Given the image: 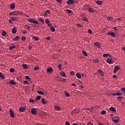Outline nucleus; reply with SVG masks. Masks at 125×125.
I'll return each instance as SVG.
<instances>
[{
	"instance_id": "1",
	"label": "nucleus",
	"mask_w": 125,
	"mask_h": 125,
	"mask_svg": "<svg viewBox=\"0 0 125 125\" xmlns=\"http://www.w3.org/2000/svg\"><path fill=\"white\" fill-rule=\"evenodd\" d=\"M38 108H32V114L33 115H36L38 114Z\"/></svg>"
},
{
	"instance_id": "2",
	"label": "nucleus",
	"mask_w": 125,
	"mask_h": 125,
	"mask_svg": "<svg viewBox=\"0 0 125 125\" xmlns=\"http://www.w3.org/2000/svg\"><path fill=\"white\" fill-rule=\"evenodd\" d=\"M66 2L68 4H75L74 3H76V1H74V0H68Z\"/></svg>"
},
{
	"instance_id": "3",
	"label": "nucleus",
	"mask_w": 125,
	"mask_h": 125,
	"mask_svg": "<svg viewBox=\"0 0 125 125\" xmlns=\"http://www.w3.org/2000/svg\"><path fill=\"white\" fill-rule=\"evenodd\" d=\"M10 113V117L11 118H14V113L13 112V110L12 109H9Z\"/></svg>"
},
{
	"instance_id": "4",
	"label": "nucleus",
	"mask_w": 125,
	"mask_h": 125,
	"mask_svg": "<svg viewBox=\"0 0 125 125\" xmlns=\"http://www.w3.org/2000/svg\"><path fill=\"white\" fill-rule=\"evenodd\" d=\"M88 12H91V13H94V12H95V11L93 8L90 7L88 8Z\"/></svg>"
},
{
	"instance_id": "5",
	"label": "nucleus",
	"mask_w": 125,
	"mask_h": 125,
	"mask_svg": "<svg viewBox=\"0 0 125 125\" xmlns=\"http://www.w3.org/2000/svg\"><path fill=\"white\" fill-rule=\"evenodd\" d=\"M53 71V68L51 67L50 68H47V72L49 73L50 74H51L52 73Z\"/></svg>"
},
{
	"instance_id": "6",
	"label": "nucleus",
	"mask_w": 125,
	"mask_h": 125,
	"mask_svg": "<svg viewBox=\"0 0 125 125\" xmlns=\"http://www.w3.org/2000/svg\"><path fill=\"white\" fill-rule=\"evenodd\" d=\"M120 69L119 67L118 66H116L114 70L113 71L114 73H116L118 72V71Z\"/></svg>"
},
{
	"instance_id": "7",
	"label": "nucleus",
	"mask_w": 125,
	"mask_h": 125,
	"mask_svg": "<svg viewBox=\"0 0 125 125\" xmlns=\"http://www.w3.org/2000/svg\"><path fill=\"white\" fill-rule=\"evenodd\" d=\"M106 62L108 63V64H112V63L113 62V60L110 59H107L106 60Z\"/></svg>"
},
{
	"instance_id": "8",
	"label": "nucleus",
	"mask_w": 125,
	"mask_h": 125,
	"mask_svg": "<svg viewBox=\"0 0 125 125\" xmlns=\"http://www.w3.org/2000/svg\"><path fill=\"white\" fill-rule=\"evenodd\" d=\"M109 110H111L113 112H116V110L115 109V108L114 107H109Z\"/></svg>"
},
{
	"instance_id": "9",
	"label": "nucleus",
	"mask_w": 125,
	"mask_h": 125,
	"mask_svg": "<svg viewBox=\"0 0 125 125\" xmlns=\"http://www.w3.org/2000/svg\"><path fill=\"white\" fill-rule=\"evenodd\" d=\"M25 109L26 108H25V107H22L19 109V111H20V112H24V111H25Z\"/></svg>"
},
{
	"instance_id": "10",
	"label": "nucleus",
	"mask_w": 125,
	"mask_h": 125,
	"mask_svg": "<svg viewBox=\"0 0 125 125\" xmlns=\"http://www.w3.org/2000/svg\"><path fill=\"white\" fill-rule=\"evenodd\" d=\"M17 32V29L15 28H13L12 30V33L13 34H16Z\"/></svg>"
},
{
	"instance_id": "11",
	"label": "nucleus",
	"mask_w": 125,
	"mask_h": 125,
	"mask_svg": "<svg viewBox=\"0 0 125 125\" xmlns=\"http://www.w3.org/2000/svg\"><path fill=\"white\" fill-rule=\"evenodd\" d=\"M112 95H113V96H115V95H117V96H119L120 95H122L123 94H122V93H115L112 94Z\"/></svg>"
},
{
	"instance_id": "12",
	"label": "nucleus",
	"mask_w": 125,
	"mask_h": 125,
	"mask_svg": "<svg viewBox=\"0 0 125 125\" xmlns=\"http://www.w3.org/2000/svg\"><path fill=\"white\" fill-rule=\"evenodd\" d=\"M42 103L43 104H47V102L45 100L44 98H42Z\"/></svg>"
},
{
	"instance_id": "13",
	"label": "nucleus",
	"mask_w": 125,
	"mask_h": 125,
	"mask_svg": "<svg viewBox=\"0 0 125 125\" xmlns=\"http://www.w3.org/2000/svg\"><path fill=\"white\" fill-rule=\"evenodd\" d=\"M96 3L99 4V5H102V4L103 3V2L101 0H97Z\"/></svg>"
},
{
	"instance_id": "14",
	"label": "nucleus",
	"mask_w": 125,
	"mask_h": 125,
	"mask_svg": "<svg viewBox=\"0 0 125 125\" xmlns=\"http://www.w3.org/2000/svg\"><path fill=\"white\" fill-rule=\"evenodd\" d=\"M41 96H37L36 98V99H35V102H37V101H40V99H41Z\"/></svg>"
},
{
	"instance_id": "15",
	"label": "nucleus",
	"mask_w": 125,
	"mask_h": 125,
	"mask_svg": "<svg viewBox=\"0 0 125 125\" xmlns=\"http://www.w3.org/2000/svg\"><path fill=\"white\" fill-rule=\"evenodd\" d=\"M98 73H99V74H100L102 76H104V72L101 70H98Z\"/></svg>"
},
{
	"instance_id": "16",
	"label": "nucleus",
	"mask_w": 125,
	"mask_h": 125,
	"mask_svg": "<svg viewBox=\"0 0 125 125\" xmlns=\"http://www.w3.org/2000/svg\"><path fill=\"white\" fill-rule=\"evenodd\" d=\"M0 78H1V79H2V80H4V79H5V77H4L3 74L1 73V72H0Z\"/></svg>"
},
{
	"instance_id": "17",
	"label": "nucleus",
	"mask_w": 125,
	"mask_h": 125,
	"mask_svg": "<svg viewBox=\"0 0 125 125\" xmlns=\"http://www.w3.org/2000/svg\"><path fill=\"white\" fill-rule=\"evenodd\" d=\"M10 83H11V84H12L13 85H15V84H16V82H14L13 80H11Z\"/></svg>"
},
{
	"instance_id": "18",
	"label": "nucleus",
	"mask_w": 125,
	"mask_h": 125,
	"mask_svg": "<svg viewBox=\"0 0 125 125\" xmlns=\"http://www.w3.org/2000/svg\"><path fill=\"white\" fill-rule=\"evenodd\" d=\"M60 74L62 77H66V74L64 72L62 71L60 72Z\"/></svg>"
},
{
	"instance_id": "19",
	"label": "nucleus",
	"mask_w": 125,
	"mask_h": 125,
	"mask_svg": "<svg viewBox=\"0 0 125 125\" xmlns=\"http://www.w3.org/2000/svg\"><path fill=\"white\" fill-rule=\"evenodd\" d=\"M94 45L96 46H98V47L100 48V43L99 42L94 43Z\"/></svg>"
},
{
	"instance_id": "20",
	"label": "nucleus",
	"mask_w": 125,
	"mask_h": 125,
	"mask_svg": "<svg viewBox=\"0 0 125 125\" xmlns=\"http://www.w3.org/2000/svg\"><path fill=\"white\" fill-rule=\"evenodd\" d=\"M32 38H33V39H34V41H38L39 40V38H38V37H36L35 36H33L32 37Z\"/></svg>"
},
{
	"instance_id": "21",
	"label": "nucleus",
	"mask_w": 125,
	"mask_h": 125,
	"mask_svg": "<svg viewBox=\"0 0 125 125\" xmlns=\"http://www.w3.org/2000/svg\"><path fill=\"white\" fill-rule=\"evenodd\" d=\"M19 36H16L15 38H14L13 39V41H14L15 42H16V41H18L19 40Z\"/></svg>"
},
{
	"instance_id": "22",
	"label": "nucleus",
	"mask_w": 125,
	"mask_h": 125,
	"mask_svg": "<svg viewBox=\"0 0 125 125\" xmlns=\"http://www.w3.org/2000/svg\"><path fill=\"white\" fill-rule=\"evenodd\" d=\"M54 108H55V109L57 110H60L61 109L60 107L58 106H57V105H55L54 106Z\"/></svg>"
},
{
	"instance_id": "23",
	"label": "nucleus",
	"mask_w": 125,
	"mask_h": 125,
	"mask_svg": "<svg viewBox=\"0 0 125 125\" xmlns=\"http://www.w3.org/2000/svg\"><path fill=\"white\" fill-rule=\"evenodd\" d=\"M38 22H38V21H35V20H32V23H35V24H36V25H38Z\"/></svg>"
},
{
	"instance_id": "24",
	"label": "nucleus",
	"mask_w": 125,
	"mask_h": 125,
	"mask_svg": "<svg viewBox=\"0 0 125 125\" xmlns=\"http://www.w3.org/2000/svg\"><path fill=\"white\" fill-rule=\"evenodd\" d=\"M76 75L78 79H81L82 77L80 73H77Z\"/></svg>"
},
{
	"instance_id": "25",
	"label": "nucleus",
	"mask_w": 125,
	"mask_h": 125,
	"mask_svg": "<svg viewBox=\"0 0 125 125\" xmlns=\"http://www.w3.org/2000/svg\"><path fill=\"white\" fill-rule=\"evenodd\" d=\"M83 21H85V22H88V20H87L86 17H83Z\"/></svg>"
},
{
	"instance_id": "26",
	"label": "nucleus",
	"mask_w": 125,
	"mask_h": 125,
	"mask_svg": "<svg viewBox=\"0 0 125 125\" xmlns=\"http://www.w3.org/2000/svg\"><path fill=\"white\" fill-rule=\"evenodd\" d=\"M77 109H74V110H73V111H72V113H76V114H78V113H79V111H77Z\"/></svg>"
},
{
	"instance_id": "27",
	"label": "nucleus",
	"mask_w": 125,
	"mask_h": 125,
	"mask_svg": "<svg viewBox=\"0 0 125 125\" xmlns=\"http://www.w3.org/2000/svg\"><path fill=\"white\" fill-rule=\"evenodd\" d=\"M11 20H12V21H16V20H17V18H16V17H11Z\"/></svg>"
},
{
	"instance_id": "28",
	"label": "nucleus",
	"mask_w": 125,
	"mask_h": 125,
	"mask_svg": "<svg viewBox=\"0 0 125 125\" xmlns=\"http://www.w3.org/2000/svg\"><path fill=\"white\" fill-rule=\"evenodd\" d=\"M110 35L112 37H115V33L114 32H111V33L110 34Z\"/></svg>"
},
{
	"instance_id": "29",
	"label": "nucleus",
	"mask_w": 125,
	"mask_h": 125,
	"mask_svg": "<svg viewBox=\"0 0 125 125\" xmlns=\"http://www.w3.org/2000/svg\"><path fill=\"white\" fill-rule=\"evenodd\" d=\"M22 66L23 69H27V68H28V66H27V64H22Z\"/></svg>"
},
{
	"instance_id": "30",
	"label": "nucleus",
	"mask_w": 125,
	"mask_h": 125,
	"mask_svg": "<svg viewBox=\"0 0 125 125\" xmlns=\"http://www.w3.org/2000/svg\"><path fill=\"white\" fill-rule=\"evenodd\" d=\"M83 54L84 55L85 57L87 56V53L85 51H83Z\"/></svg>"
},
{
	"instance_id": "31",
	"label": "nucleus",
	"mask_w": 125,
	"mask_h": 125,
	"mask_svg": "<svg viewBox=\"0 0 125 125\" xmlns=\"http://www.w3.org/2000/svg\"><path fill=\"white\" fill-rule=\"evenodd\" d=\"M64 94L66 95V96L69 97H70V94H68V93L67 92V91H64Z\"/></svg>"
},
{
	"instance_id": "32",
	"label": "nucleus",
	"mask_w": 125,
	"mask_h": 125,
	"mask_svg": "<svg viewBox=\"0 0 125 125\" xmlns=\"http://www.w3.org/2000/svg\"><path fill=\"white\" fill-rule=\"evenodd\" d=\"M38 93L39 94L42 95H44V93H43L42 91H38Z\"/></svg>"
},
{
	"instance_id": "33",
	"label": "nucleus",
	"mask_w": 125,
	"mask_h": 125,
	"mask_svg": "<svg viewBox=\"0 0 125 125\" xmlns=\"http://www.w3.org/2000/svg\"><path fill=\"white\" fill-rule=\"evenodd\" d=\"M107 19L108 20H109V21H112V20H113V17H108L107 18Z\"/></svg>"
},
{
	"instance_id": "34",
	"label": "nucleus",
	"mask_w": 125,
	"mask_h": 125,
	"mask_svg": "<svg viewBox=\"0 0 125 125\" xmlns=\"http://www.w3.org/2000/svg\"><path fill=\"white\" fill-rule=\"evenodd\" d=\"M10 7L13 9H14V8H15V5L14 4H12L10 5Z\"/></svg>"
},
{
	"instance_id": "35",
	"label": "nucleus",
	"mask_w": 125,
	"mask_h": 125,
	"mask_svg": "<svg viewBox=\"0 0 125 125\" xmlns=\"http://www.w3.org/2000/svg\"><path fill=\"white\" fill-rule=\"evenodd\" d=\"M15 47H16V46H10V47H9V49L10 50H11V49H13V48H15Z\"/></svg>"
},
{
	"instance_id": "36",
	"label": "nucleus",
	"mask_w": 125,
	"mask_h": 125,
	"mask_svg": "<svg viewBox=\"0 0 125 125\" xmlns=\"http://www.w3.org/2000/svg\"><path fill=\"white\" fill-rule=\"evenodd\" d=\"M25 29H26V30H27L28 31H30V26H29V25H26L25 26Z\"/></svg>"
},
{
	"instance_id": "37",
	"label": "nucleus",
	"mask_w": 125,
	"mask_h": 125,
	"mask_svg": "<svg viewBox=\"0 0 125 125\" xmlns=\"http://www.w3.org/2000/svg\"><path fill=\"white\" fill-rule=\"evenodd\" d=\"M50 29H51V31L52 32H55V28L53 26L51 27V28Z\"/></svg>"
},
{
	"instance_id": "38",
	"label": "nucleus",
	"mask_w": 125,
	"mask_h": 125,
	"mask_svg": "<svg viewBox=\"0 0 125 125\" xmlns=\"http://www.w3.org/2000/svg\"><path fill=\"white\" fill-rule=\"evenodd\" d=\"M106 112L104 110H103L101 112V114L102 115H105V114H106Z\"/></svg>"
},
{
	"instance_id": "39",
	"label": "nucleus",
	"mask_w": 125,
	"mask_h": 125,
	"mask_svg": "<svg viewBox=\"0 0 125 125\" xmlns=\"http://www.w3.org/2000/svg\"><path fill=\"white\" fill-rule=\"evenodd\" d=\"M117 99H118V101H121V99H123V97L122 96H118Z\"/></svg>"
},
{
	"instance_id": "40",
	"label": "nucleus",
	"mask_w": 125,
	"mask_h": 125,
	"mask_svg": "<svg viewBox=\"0 0 125 125\" xmlns=\"http://www.w3.org/2000/svg\"><path fill=\"white\" fill-rule=\"evenodd\" d=\"M39 21H40L41 22H42L43 23H44V20H43V19H39Z\"/></svg>"
},
{
	"instance_id": "41",
	"label": "nucleus",
	"mask_w": 125,
	"mask_h": 125,
	"mask_svg": "<svg viewBox=\"0 0 125 125\" xmlns=\"http://www.w3.org/2000/svg\"><path fill=\"white\" fill-rule=\"evenodd\" d=\"M66 11L68 13H69V14L71 13V12H72L71 10H70V9H66Z\"/></svg>"
},
{
	"instance_id": "42",
	"label": "nucleus",
	"mask_w": 125,
	"mask_h": 125,
	"mask_svg": "<svg viewBox=\"0 0 125 125\" xmlns=\"http://www.w3.org/2000/svg\"><path fill=\"white\" fill-rule=\"evenodd\" d=\"M62 64H59V65H58V68L60 70H62V68H61V67H62Z\"/></svg>"
},
{
	"instance_id": "43",
	"label": "nucleus",
	"mask_w": 125,
	"mask_h": 125,
	"mask_svg": "<svg viewBox=\"0 0 125 125\" xmlns=\"http://www.w3.org/2000/svg\"><path fill=\"white\" fill-rule=\"evenodd\" d=\"M2 36H6V32L5 31H3L2 33Z\"/></svg>"
},
{
	"instance_id": "44",
	"label": "nucleus",
	"mask_w": 125,
	"mask_h": 125,
	"mask_svg": "<svg viewBox=\"0 0 125 125\" xmlns=\"http://www.w3.org/2000/svg\"><path fill=\"white\" fill-rule=\"evenodd\" d=\"M62 79H63V80H62L61 82H64V83H65L66 82V79H63V78H61Z\"/></svg>"
},
{
	"instance_id": "45",
	"label": "nucleus",
	"mask_w": 125,
	"mask_h": 125,
	"mask_svg": "<svg viewBox=\"0 0 125 125\" xmlns=\"http://www.w3.org/2000/svg\"><path fill=\"white\" fill-rule=\"evenodd\" d=\"M113 122H114L115 124H117V123L119 122L118 120H112Z\"/></svg>"
},
{
	"instance_id": "46",
	"label": "nucleus",
	"mask_w": 125,
	"mask_h": 125,
	"mask_svg": "<svg viewBox=\"0 0 125 125\" xmlns=\"http://www.w3.org/2000/svg\"><path fill=\"white\" fill-rule=\"evenodd\" d=\"M103 57H106V58H107V57H108V54H103Z\"/></svg>"
},
{
	"instance_id": "47",
	"label": "nucleus",
	"mask_w": 125,
	"mask_h": 125,
	"mask_svg": "<svg viewBox=\"0 0 125 125\" xmlns=\"http://www.w3.org/2000/svg\"><path fill=\"white\" fill-rule=\"evenodd\" d=\"M14 71H15V70H14V69H13V68H11V69H10V72H11V73H13V72H14Z\"/></svg>"
},
{
	"instance_id": "48",
	"label": "nucleus",
	"mask_w": 125,
	"mask_h": 125,
	"mask_svg": "<svg viewBox=\"0 0 125 125\" xmlns=\"http://www.w3.org/2000/svg\"><path fill=\"white\" fill-rule=\"evenodd\" d=\"M23 82L26 84H29V83H30L27 81H24Z\"/></svg>"
},
{
	"instance_id": "49",
	"label": "nucleus",
	"mask_w": 125,
	"mask_h": 125,
	"mask_svg": "<svg viewBox=\"0 0 125 125\" xmlns=\"http://www.w3.org/2000/svg\"><path fill=\"white\" fill-rule=\"evenodd\" d=\"M121 90L122 91H123L124 94H125V88H122Z\"/></svg>"
},
{
	"instance_id": "50",
	"label": "nucleus",
	"mask_w": 125,
	"mask_h": 125,
	"mask_svg": "<svg viewBox=\"0 0 125 125\" xmlns=\"http://www.w3.org/2000/svg\"><path fill=\"white\" fill-rule=\"evenodd\" d=\"M45 22L46 24H49L50 23V21L48 20H46Z\"/></svg>"
},
{
	"instance_id": "51",
	"label": "nucleus",
	"mask_w": 125,
	"mask_h": 125,
	"mask_svg": "<svg viewBox=\"0 0 125 125\" xmlns=\"http://www.w3.org/2000/svg\"><path fill=\"white\" fill-rule=\"evenodd\" d=\"M77 26L80 27H82L83 26L82 24H81L80 23H78L77 24Z\"/></svg>"
},
{
	"instance_id": "52",
	"label": "nucleus",
	"mask_w": 125,
	"mask_h": 125,
	"mask_svg": "<svg viewBox=\"0 0 125 125\" xmlns=\"http://www.w3.org/2000/svg\"><path fill=\"white\" fill-rule=\"evenodd\" d=\"M93 62L95 63L99 62V61L97 59L93 60Z\"/></svg>"
},
{
	"instance_id": "53",
	"label": "nucleus",
	"mask_w": 125,
	"mask_h": 125,
	"mask_svg": "<svg viewBox=\"0 0 125 125\" xmlns=\"http://www.w3.org/2000/svg\"><path fill=\"white\" fill-rule=\"evenodd\" d=\"M21 40H22V41H25L26 38H25V37H24V36H22V37H21Z\"/></svg>"
},
{
	"instance_id": "54",
	"label": "nucleus",
	"mask_w": 125,
	"mask_h": 125,
	"mask_svg": "<svg viewBox=\"0 0 125 125\" xmlns=\"http://www.w3.org/2000/svg\"><path fill=\"white\" fill-rule=\"evenodd\" d=\"M65 125H70V124L69 123V122L66 121L65 122Z\"/></svg>"
},
{
	"instance_id": "55",
	"label": "nucleus",
	"mask_w": 125,
	"mask_h": 125,
	"mask_svg": "<svg viewBox=\"0 0 125 125\" xmlns=\"http://www.w3.org/2000/svg\"><path fill=\"white\" fill-rule=\"evenodd\" d=\"M22 34H26L27 33V31L26 30H23V31L21 32Z\"/></svg>"
},
{
	"instance_id": "56",
	"label": "nucleus",
	"mask_w": 125,
	"mask_h": 125,
	"mask_svg": "<svg viewBox=\"0 0 125 125\" xmlns=\"http://www.w3.org/2000/svg\"><path fill=\"white\" fill-rule=\"evenodd\" d=\"M34 70L37 71V70H39V68L38 67H35L34 68Z\"/></svg>"
},
{
	"instance_id": "57",
	"label": "nucleus",
	"mask_w": 125,
	"mask_h": 125,
	"mask_svg": "<svg viewBox=\"0 0 125 125\" xmlns=\"http://www.w3.org/2000/svg\"><path fill=\"white\" fill-rule=\"evenodd\" d=\"M25 79L26 80H30V77H29L28 76H26Z\"/></svg>"
},
{
	"instance_id": "58",
	"label": "nucleus",
	"mask_w": 125,
	"mask_h": 125,
	"mask_svg": "<svg viewBox=\"0 0 125 125\" xmlns=\"http://www.w3.org/2000/svg\"><path fill=\"white\" fill-rule=\"evenodd\" d=\"M88 33L89 34H92L93 32L91 31V29H88Z\"/></svg>"
},
{
	"instance_id": "59",
	"label": "nucleus",
	"mask_w": 125,
	"mask_h": 125,
	"mask_svg": "<svg viewBox=\"0 0 125 125\" xmlns=\"http://www.w3.org/2000/svg\"><path fill=\"white\" fill-rule=\"evenodd\" d=\"M46 39L47 41H49V40L51 39V37H46Z\"/></svg>"
},
{
	"instance_id": "60",
	"label": "nucleus",
	"mask_w": 125,
	"mask_h": 125,
	"mask_svg": "<svg viewBox=\"0 0 125 125\" xmlns=\"http://www.w3.org/2000/svg\"><path fill=\"white\" fill-rule=\"evenodd\" d=\"M74 74H75V73H74V71H71L70 72V75H74Z\"/></svg>"
},
{
	"instance_id": "61",
	"label": "nucleus",
	"mask_w": 125,
	"mask_h": 125,
	"mask_svg": "<svg viewBox=\"0 0 125 125\" xmlns=\"http://www.w3.org/2000/svg\"><path fill=\"white\" fill-rule=\"evenodd\" d=\"M47 25L50 27V28L52 27V26H53L51 24L49 23L47 24Z\"/></svg>"
},
{
	"instance_id": "62",
	"label": "nucleus",
	"mask_w": 125,
	"mask_h": 125,
	"mask_svg": "<svg viewBox=\"0 0 125 125\" xmlns=\"http://www.w3.org/2000/svg\"><path fill=\"white\" fill-rule=\"evenodd\" d=\"M87 125H93V124L91 122H88L87 123Z\"/></svg>"
},
{
	"instance_id": "63",
	"label": "nucleus",
	"mask_w": 125,
	"mask_h": 125,
	"mask_svg": "<svg viewBox=\"0 0 125 125\" xmlns=\"http://www.w3.org/2000/svg\"><path fill=\"white\" fill-rule=\"evenodd\" d=\"M8 22H9V23H10V24H12V21H11V20H9Z\"/></svg>"
},
{
	"instance_id": "64",
	"label": "nucleus",
	"mask_w": 125,
	"mask_h": 125,
	"mask_svg": "<svg viewBox=\"0 0 125 125\" xmlns=\"http://www.w3.org/2000/svg\"><path fill=\"white\" fill-rule=\"evenodd\" d=\"M46 13L48 14H50V12L49 9L46 10Z\"/></svg>"
}]
</instances>
